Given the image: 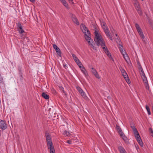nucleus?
<instances>
[{"label":"nucleus","mask_w":153,"mask_h":153,"mask_svg":"<svg viewBox=\"0 0 153 153\" xmlns=\"http://www.w3.org/2000/svg\"><path fill=\"white\" fill-rule=\"evenodd\" d=\"M137 30L140 36V37L143 39H144V36L143 32H142L141 28H140L139 29H137Z\"/></svg>","instance_id":"nucleus-14"},{"label":"nucleus","mask_w":153,"mask_h":153,"mask_svg":"<svg viewBox=\"0 0 153 153\" xmlns=\"http://www.w3.org/2000/svg\"><path fill=\"white\" fill-rule=\"evenodd\" d=\"M81 70V71L83 73V74L87 78L88 76V75L87 72V71L85 69V67H82V68L80 69Z\"/></svg>","instance_id":"nucleus-13"},{"label":"nucleus","mask_w":153,"mask_h":153,"mask_svg":"<svg viewBox=\"0 0 153 153\" xmlns=\"http://www.w3.org/2000/svg\"><path fill=\"white\" fill-rule=\"evenodd\" d=\"M153 134L152 135V137H153V131L152 130V132H151Z\"/></svg>","instance_id":"nucleus-44"},{"label":"nucleus","mask_w":153,"mask_h":153,"mask_svg":"<svg viewBox=\"0 0 153 153\" xmlns=\"http://www.w3.org/2000/svg\"><path fill=\"white\" fill-rule=\"evenodd\" d=\"M142 1H143V0H141Z\"/></svg>","instance_id":"nucleus-47"},{"label":"nucleus","mask_w":153,"mask_h":153,"mask_svg":"<svg viewBox=\"0 0 153 153\" xmlns=\"http://www.w3.org/2000/svg\"><path fill=\"white\" fill-rule=\"evenodd\" d=\"M119 49H120V48H122V46L121 45H119Z\"/></svg>","instance_id":"nucleus-42"},{"label":"nucleus","mask_w":153,"mask_h":153,"mask_svg":"<svg viewBox=\"0 0 153 153\" xmlns=\"http://www.w3.org/2000/svg\"><path fill=\"white\" fill-rule=\"evenodd\" d=\"M91 69H92L91 71L93 74L96 78H97L98 79H99L100 77L96 70L93 68H92Z\"/></svg>","instance_id":"nucleus-9"},{"label":"nucleus","mask_w":153,"mask_h":153,"mask_svg":"<svg viewBox=\"0 0 153 153\" xmlns=\"http://www.w3.org/2000/svg\"><path fill=\"white\" fill-rule=\"evenodd\" d=\"M67 142L69 144H71V140H67Z\"/></svg>","instance_id":"nucleus-39"},{"label":"nucleus","mask_w":153,"mask_h":153,"mask_svg":"<svg viewBox=\"0 0 153 153\" xmlns=\"http://www.w3.org/2000/svg\"><path fill=\"white\" fill-rule=\"evenodd\" d=\"M80 28L82 32L85 34V38L87 41L88 44L94 50H96V48L94 46L95 43L91 37V35L90 31L88 28L83 24L80 25Z\"/></svg>","instance_id":"nucleus-2"},{"label":"nucleus","mask_w":153,"mask_h":153,"mask_svg":"<svg viewBox=\"0 0 153 153\" xmlns=\"http://www.w3.org/2000/svg\"><path fill=\"white\" fill-rule=\"evenodd\" d=\"M7 128V125L4 121L1 120V128L4 130Z\"/></svg>","instance_id":"nucleus-8"},{"label":"nucleus","mask_w":153,"mask_h":153,"mask_svg":"<svg viewBox=\"0 0 153 153\" xmlns=\"http://www.w3.org/2000/svg\"><path fill=\"white\" fill-rule=\"evenodd\" d=\"M64 67L65 68L67 69V68H68L67 66L66 65H64Z\"/></svg>","instance_id":"nucleus-41"},{"label":"nucleus","mask_w":153,"mask_h":153,"mask_svg":"<svg viewBox=\"0 0 153 153\" xmlns=\"http://www.w3.org/2000/svg\"><path fill=\"white\" fill-rule=\"evenodd\" d=\"M138 143L139 144V145L142 147L143 146V144L142 140H140V141L138 142Z\"/></svg>","instance_id":"nucleus-33"},{"label":"nucleus","mask_w":153,"mask_h":153,"mask_svg":"<svg viewBox=\"0 0 153 153\" xmlns=\"http://www.w3.org/2000/svg\"><path fill=\"white\" fill-rule=\"evenodd\" d=\"M19 32L20 33H22L24 32V31L22 29L19 30Z\"/></svg>","instance_id":"nucleus-35"},{"label":"nucleus","mask_w":153,"mask_h":153,"mask_svg":"<svg viewBox=\"0 0 153 153\" xmlns=\"http://www.w3.org/2000/svg\"><path fill=\"white\" fill-rule=\"evenodd\" d=\"M60 90L62 91V92L66 96H67V94H66V92L64 90V88L62 86H60L59 87Z\"/></svg>","instance_id":"nucleus-24"},{"label":"nucleus","mask_w":153,"mask_h":153,"mask_svg":"<svg viewBox=\"0 0 153 153\" xmlns=\"http://www.w3.org/2000/svg\"><path fill=\"white\" fill-rule=\"evenodd\" d=\"M134 6L136 10L137 9L140 8V7L138 1H136V2H134Z\"/></svg>","instance_id":"nucleus-21"},{"label":"nucleus","mask_w":153,"mask_h":153,"mask_svg":"<svg viewBox=\"0 0 153 153\" xmlns=\"http://www.w3.org/2000/svg\"><path fill=\"white\" fill-rule=\"evenodd\" d=\"M53 48L55 50L58 55L60 57L61 56V53L59 48L55 44L53 45Z\"/></svg>","instance_id":"nucleus-6"},{"label":"nucleus","mask_w":153,"mask_h":153,"mask_svg":"<svg viewBox=\"0 0 153 153\" xmlns=\"http://www.w3.org/2000/svg\"><path fill=\"white\" fill-rule=\"evenodd\" d=\"M146 108L148 114V115H150L151 114V113L150 111V109L149 108V106L147 105L146 106Z\"/></svg>","instance_id":"nucleus-25"},{"label":"nucleus","mask_w":153,"mask_h":153,"mask_svg":"<svg viewBox=\"0 0 153 153\" xmlns=\"http://www.w3.org/2000/svg\"><path fill=\"white\" fill-rule=\"evenodd\" d=\"M42 97L46 99H48L49 98V96L43 92L42 94Z\"/></svg>","instance_id":"nucleus-23"},{"label":"nucleus","mask_w":153,"mask_h":153,"mask_svg":"<svg viewBox=\"0 0 153 153\" xmlns=\"http://www.w3.org/2000/svg\"><path fill=\"white\" fill-rule=\"evenodd\" d=\"M120 136L123 138V140H126V137L125 136V134H124L122 131L120 132H119Z\"/></svg>","instance_id":"nucleus-18"},{"label":"nucleus","mask_w":153,"mask_h":153,"mask_svg":"<svg viewBox=\"0 0 153 153\" xmlns=\"http://www.w3.org/2000/svg\"><path fill=\"white\" fill-rule=\"evenodd\" d=\"M116 128L117 130V131L118 132H120L122 130H121V128H120V126L117 125L116 126Z\"/></svg>","instance_id":"nucleus-26"},{"label":"nucleus","mask_w":153,"mask_h":153,"mask_svg":"<svg viewBox=\"0 0 153 153\" xmlns=\"http://www.w3.org/2000/svg\"><path fill=\"white\" fill-rule=\"evenodd\" d=\"M104 31L106 35L111 40H113V38L110 35V33L108 29L107 30H105Z\"/></svg>","instance_id":"nucleus-11"},{"label":"nucleus","mask_w":153,"mask_h":153,"mask_svg":"<svg viewBox=\"0 0 153 153\" xmlns=\"http://www.w3.org/2000/svg\"><path fill=\"white\" fill-rule=\"evenodd\" d=\"M115 35H116V36H117V34H115Z\"/></svg>","instance_id":"nucleus-46"},{"label":"nucleus","mask_w":153,"mask_h":153,"mask_svg":"<svg viewBox=\"0 0 153 153\" xmlns=\"http://www.w3.org/2000/svg\"><path fill=\"white\" fill-rule=\"evenodd\" d=\"M71 17L73 22L77 25H79V22L76 16L74 14H71Z\"/></svg>","instance_id":"nucleus-5"},{"label":"nucleus","mask_w":153,"mask_h":153,"mask_svg":"<svg viewBox=\"0 0 153 153\" xmlns=\"http://www.w3.org/2000/svg\"><path fill=\"white\" fill-rule=\"evenodd\" d=\"M76 63H77V65L79 66V68H80V69L82 68V67H84L82 64L81 63V62H80V61H79V62H76Z\"/></svg>","instance_id":"nucleus-22"},{"label":"nucleus","mask_w":153,"mask_h":153,"mask_svg":"<svg viewBox=\"0 0 153 153\" xmlns=\"http://www.w3.org/2000/svg\"><path fill=\"white\" fill-rule=\"evenodd\" d=\"M120 50L122 55L126 53L125 52L123 51V48H120Z\"/></svg>","instance_id":"nucleus-31"},{"label":"nucleus","mask_w":153,"mask_h":153,"mask_svg":"<svg viewBox=\"0 0 153 153\" xmlns=\"http://www.w3.org/2000/svg\"><path fill=\"white\" fill-rule=\"evenodd\" d=\"M72 4H74V2L73 0H68Z\"/></svg>","instance_id":"nucleus-38"},{"label":"nucleus","mask_w":153,"mask_h":153,"mask_svg":"<svg viewBox=\"0 0 153 153\" xmlns=\"http://www.w3.org/2000/svg\"><path fill=\"white\" fill-rule=\"evenodd\" d=\"M63 5L66 8H68V5L67 2L65 3V4H64Z\"/></svg>","instance_id":"nucleus-34"},{"label":"nucleus","mask_w":153,"mask_h":153,"mask_svg":"<svg viewBox=\"0 0 153 153\" xmlns=\"http://www.w3.org/2000/svg\"><path fill=\"white\" fill-rule=\"evenodd\" d=\"M120 70L124 78H126L127 76H128V75L125 71L122 68H120Z\"/></svg>","instance_id":"nucleus-12"},{"label":"nucleus","mask_w":153,"mask_h":153,"mask_svg":"<svg viewBox=\"0 0 153 153\" xmlns=\"http://www.w3.org/2000/svg\"><path fill=\"white\" fill-rule=\"evenodd\" d=\"M123 56L124 59H125V60L126 62L128 64H129V63L130 62V60L128 57V54H127L126 53H125L123 54Z\"/></svg>","instance_id":"nucleus-10"},{"label":"nucleus","mask_w":153,"mask_h":153,"mask_svg":"<svg viewBox=\"0 0 153 153\" xmlns=\"http://www.w3.org/2000/svg\"><path fill=\"white\" fill-rule=\"evenodd\" d=\"M101 24L102 27L104 31L108 29V27L106 23L103 21H101Z\"/></svg>","instance_id":"nucleus-7"},{"label":"nucleus","mask_w":153,"mask_h":153,"mask_svg":"<svg viewBox=\"0 0 153 153\" xmlns=\"http://www.w3.org/2000/svg\"><path fill=\"white\" fill-rule=\"evenodd\" d=\"M131 127L133 130L134 134L138 133L137 129L134 126H131Z\"/></svg>","instance_id":"nucleus-20"},{"label":"nucleus","mask_w":153,"mask_h":153,"mask_svg":"<svg viewBox=\"0 0 153 153\" xmlns=\"http://www.w3.org/2000/svg\"><path fill=\"white\" fill-rule=\"evenodd\" d=\"M19 27V28L20 29V30H21V29H22V26L20 24H19L18 25Z\"/></svg>","instance_id":"nucleus-36"},{"label":"nucleus","mask_w":153,"mask_h":153,"mask_svg":"<svg viewBox=\"0 0 153 153\" xmlns=\"http://www.w3.org/2000/svg\"><path fill=\"white\" fill-rule=\"evenodd\" d=\"M114 30L113 27H112V28H110V30L112 33H113V31H114Z\"/></svg>","instance_id":"nucleus-40"},{"label":"nucleus","mask_w":153,"mask_h":153,"mask_svg":"<svg viewBox=\"0 0 153 153\" xmlns=\"http://www.w3.org/2000/svg\"><path fill=\"white\" fill-rule=\"evenodd\" d=\"M62 3L64 4H65V3H66V1L65 0H62V1H61Z\"/></svg>","instance_id":"nucleus-37"},{"label":"nucleus","mask_w":153,"mask_h":153,"mask_svg":"<svg viewBox=\"0 0 153 153\" xmlns=\"http://www.w3.org/2000/svg\"><path fill=\"white\" fill-rule=\"evenodd\" d=\"M76 88L80 94L81 92L83 91V90L79 86H77L76 87Z\"/></svg>","instance_id":"nucleus-28"},{"label":"nucleus","mask_w":153,"mask_h":153,"mask_svg":"<svg viewBox=\"0 0 153 153\" xmlns=\"http://www.w3.org/2000/svg\"><path fill=\"white\" fill-rule=\"evenodd\" d=\"M136 10H137L138 13L140 15H141L142 14V12L140 8L137 9Z\"/></svg>","instance_id":"nucleus-29"},{"label":"nucleus","mask_w":153,"mask_h":153,"mask_svg":"<svg viewBox=\"0 0 153 153\" xmlns=\"http://www.w3.org/2000/svg\"><path fill=\"white\" fill-rule=\"evenodd\" d=\"M120 153H126L124 149L121 146H119L118 147Z\"/></svg>","instance_id":"nucleus-15"},{"label":"nucleus","mask_w":153,"mask_h":153,"mask_svg":"<svg viewBox=\"0 0 153 153\" xmlns=\"http://www.w3.org/2000/svg\"><path fill=\"white\" fill-rule=\"evenodd\" d=\"M139 70L140 71V74L141 75L142 78L143 79L146 88L147 89L149 90V87L146 77L145 76L143 69L140 65H139Z\"/></svg>","instance_id":"nucleus-4"},{"label":"nucleus","mask_w":153,"mask_h":153,"mask_svg":"<svg viewBox=\"0 0 153 153\" xmlns=\"http://www.w3.org/2000/svg\"><path fill=\"white\" fill-rule=\"evenodd\" d=\"M94 35L95 38L94 40L97 45L99 46L100 45L107 56L112 61H114V59L111 56V54L105 45V42L102 38L101 36L98 33V31L97 30H95L94 31Z\"/></svg>","instance_id":"nucleus-1"},{"label":"nucleus","mask_w":153,"mask_h":153,"mask_svg":"<svg viewBox=\"0 0 153 153\" xmlns=\"http://www.w3.org/2000/svg\"><path fill=\"white\" fill-rule=\"evenodd\" d=\"M81 95L86 100H87L88 99V97L85 94V92L83 91H82L81 92V93H80Z\"/></svg>","instance_id":"nucleus-17"},{"label":"nucleus","mask_w":153,"mask_h":153,"mask_svg":"<svg viewBox=\"0 0 153 153\" xmlns=\"http://www.w3.org/2000/svg\"><path fill=\"white\" fill-rule=\"evenodd\" d=\"M134 1H135V2H136V1H137V0H133Z\"/></svg>","instance_id":"nucleus-45"},{"label":"nucleus","mask_w":153,"mask_h":153,"mask_svg":"<svg viewBox=\"0 0 153 153\" xmlns=\"http://www.w3.org/2000/svg\"><path fill=\"white\" fill-rule=\"evenodd\" d=\"M63 134L64 135L68 136L70 134V133L69 132H68L66 131H65L63 132Z\"/></svg>","instance_id":"nucleus-27"},{"label":"nucleus","mask_w":153,"mask_h":153,"mask_svg":"<svg viewBox=\"0 0 153 153\" xmlns=\"http://www.w3.org/2000/svg\"><path fill=\"white\" fill-rule=\"evenodd\" d=\"M135 25L137 30L140 28L139 25L137 23H135Z\"/></svg>","instance_id":"nucleus-32"},{"label":"nucleus","mask_w":153,"mask_h":153,"mask_svg":"<svg viewBox=\"0 0 153 153\" xmlns=\"http://www.w3.org/2000/svg\"><path fill=\"white\" fill-rule=\"evenodd\" d=\"M72 56L75 62H79V59L78 58L76 57V56L73 53L72 54Z\"/></svg>","instance_id":"nucleus-19"},{"label":"nucleus","mask_w":153,"mask_h":153,"mask_svg":"<svg viewBox=\"0 0 153 153\" xmlns=\"http://www.w3.org/2000/svg\"><path fill=\"white\" fill-rule=\"evenodd\" d=\"M124 78L126 80V81L129 84L130 83V82H131L129 80V79L128 76H127L126 78Z\"/></svg>","instance_id":"nucleus-30"},{"label":"nucleus","mask_w":153,"mask_h":153,"mask_svg":"<svg viewBox=\"0 0 153 153\" xmlns=\"http://www.w3.org/2000/svg\"><path fill=\"white\" fill-rule=\"evenodd\" d=\"M30 0L32 2H34L35 1V0Z\"/></svg>","instance_id":"nucleus-43"},{"label":"nucleus","mask_w":153,"mask_h":153,"mask_svg":"<svg viewBox=\"0 0 153 153\" xmlns=\"http://www.w3.org/2000/svg\"><path fill=\"white\" fill-rule=\"evenodd\" d=\"M134 136L138 142L142 140L138 133L135 134Z\"/></svg>","instance_id":"nucleus-16"},{"label":"nucleus","mask_w":153,"mask_h":153,"mask_svg":"<svg viewBox=\"0 0 153 153\" xmlns=\"http://www.w3.org/2000/svg\"><path fill=\"white\" fill-rule=\"evenodd\" d=\"M47 145L48 149L50 150V153L55 152L53 145L52 143L51 135L49 133L46 132L45 134Z\"/></svg>","instance_id":"nucleus-3"}]
</instances>
